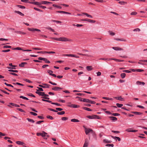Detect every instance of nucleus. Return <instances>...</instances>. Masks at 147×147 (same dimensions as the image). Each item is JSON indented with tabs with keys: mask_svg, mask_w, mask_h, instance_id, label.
I'll use <instances>...</instances> for the list:
<instances>
[{
	"mask_svg": "<svg viewBox=\"0 0 147 147\" xmlns=\"http://www.w3.org/2000/svg\"><path fill=\"white\" fill-rule=\"evenodd\" d=\"M30 113L32 115H34V116H36L37 115V114L35 113H34V112H30Z\"/></svg>",
	"mask_w": 147,
	"mask_h": 147,
	"instance_id": "55",
	"label": "nucleus"
},
{
	"mask_svg": "<svg viewBox=\"0 0 147 147\" xmlns=\"http://www.w3.org/2000/svg\"><path fill=\"white\" fill-rule=\"evenodd\" d=\"M13 84L14 85H20V86H24V84H21L20 83H18V82H16V83H13Z\"/></svg>",
	"mask_w": 147,
	"mask_h": 147,
	"instance_id": "32",
	"label": "nucleus"
},
{
	"mask_svg": "<svg viewBox=\"0 0 147 147\" xmlns=\"http://www.w3.org/2000/svg\"><path fill=\"white\" fill-rule=\"evenodd\" d=\"M59 41L66 42L69 40L66 38L65 37H61L59 38Z\"/></svg>",
	"mask_w": 147,
	"mask_h": 147,
	"instance_id": "4",
	"label": "nucleus"
},
{
	"mask_svg": "<svg viewBox=\"0 0 147 147\" xmlns=\"http://www.w3.org/2000/svg\"><path fill=\"white\" fill-rule=\"evenodd\" d=\"M27 120L29 122H31L32 123H34V121L31 119L30 118H27Z\"/></svg>",
	"mask_w": 147,
	"mask_h": 147,
	"instance_id": "41",
	"label": "nucleus"
},
{
	"mask_svg": "<svg viewBox=\"0 0 147 147\" xmlns=\"http://www.w3.org/2000/svg\"><path fill=\"white\" fill-rule=\"evenodd\" d=\"M82 21H86L89 22L90 23H94L96 21L95 20H90L88 19H82L81 20Z\"/></svg>",
	"mask_w": 147,
	"mask_h": 147,
	"instance_id": "5",
	"label": "nucleus"
},
{
	"mask_svg": "<svg viewBox=\"0 0 147 147\" xmlns=\"http://www.w3.org/2000/svg\"><path fill=\"white\" fill-rule=\"evenodd\" d=\"M17 109V110L19 111L22 112H24V113L25 112L24 111L21 109L18 108Z\"/></svg>",
	"mask_w": 147,
	"mask_h": 147,
	"instance_id": "61",
	"label": "nucleus"
},
{
	"mask_svg": "<svg viewBox=\"0 0 147 147\" xmlns=\"http://www.w3.org/2000/svg\"><path fill=\"white\" fill-rule=\"evenodd\" d=\"M26 62H22L19 64V66L20 67H23L24 66L25 64H27Z\"/></svg>",
	"mask_w": 147,
	"mask_h": 147,
	"instance_id": "20",
	"label": "nucleus"
},
{
	"mask_svg": "<svg viewBox=\"0 0 147 147\" xmlns=\"http://www.w3.org/2000/svg\"><path fill=\"white\" fill-rule=\"evenodd\" d=\"M34 29H35V28H28V30L29 31H35Z\"/></svg>",
	"mask_w": 147,
	"mask_h": 147,
	"instance_id": "56",
	"label": "nucleus"
},
{
	"mask_svg": "<svg viewBox=\"0 0 147 147\" xmlns=\"http://www.w3.org/2000/svg\"><path fill=\"white\" fill-rule=\"evenodd\" d=\"M98 117V116L96 115H88L87 116V117L90 119H96L97 117Z\"/></svg>",
	"mask_w": 147,
	"mask_h": 147,
	"instance_id": "6",
	"label": "nucleus"
},
{
	"mask_svg": "<svg viewBox=\"0 0 147 147\" xmlns=\"http://www.w3.org/2000/svg\"><path fill=\"white\" fill-rule=\"evenodd\" d=\"M116 105L117 107L119 108L123 106V105L122 104H119L118 103H116Z\"/></svg>",
	"mask_w": 147,
	"mask_h": 147,
	"instance_id": "30",
	"label": "nucleus"
},
{
	"mask_svg": "<svg viewBox=\"0 0 147 147\" xmlns=\"http://www.w3.org/2000/svg\"><path fill=\"white\" fill-rule=\"evenodd\" d=\"M14 12L16 13H17L20 15H21L22 16H24V14L22 13L21 12H20L19 11H15Z\"/></svg>",
	"mask_w": 147,
	"mask_h": 147,
	"instance_id": "17",
	"label": "nucleus"
},
{
	"mask_svg": "<svg viewBox=\"0 0 147 147\" xmlns=\"http://www.w3.org/2000/svg\"><path fill=\"white\" fill-rule=\"evenodd\" d=\"M57 13H61L66 14L69 15H71V13H70L63 11H57L56 12Z\"/></svg>",
	"mask_w": 147,
	"mask_h": 147,
	"instance_id": "8",
	"label": "nucleus"
},
{
	"mask_svg": "<svg viewBox=\"0 0 147 147\" xmlns=\"http://www.w3.org/2000/svg\"><path fill=\"white\" fill-rule=\"evenodd\" d=\"M37 88H38V90H37V89L36 90H37L36 91H38V92H39V91H43V90L41 88H39V87H38Z\"/></svg>",
	"mask_w": 147,
	"mask_h": 147,
	"instance_id": "40",
	"label": "nucleus"
},
{
	"mask_svg": "<svg viewBox=\"0 0 147 147\" xmlns=\"http://www.w3.org/2000/svg\"><path fill=\"white\" fill-rule=\"evenodd\" d=\"M65 112L64 111H61L60 112H58L57 114L58 115H62L64 114Z\"/></svg>",
	"mask_w": 147,
	"mask_h": 147,
	"instance_id": "31",
	"label": "nucleus"
},
{
	"mask_svg": "<svg viewBox=\"0 0 147 147\" xmlns=\"http://www.w3.org/2000/svg\"><path fill=\"white\" fill-rule=\"evenodd\" d=\"M113 59L115 61L117 62H121L123 61V60H121L120 59Z\"/></svg>",
	"mask_w": 147,
	"mask_h": 147,
	"instance_id": "38",
	"label": "nucleus"
},
{
	"mask_svg": "<svg viewBox=\"0 0 147 147\" xmlns=\"http://www.w3.org/2000/svg\"><path fill=\"white\" fill-rule=\"evenodd\" d=\"M21 1L23 2L24 3H30L31 2L29 1L28 0H21Z\"/></svg>",
	"mask_w": 147,
	"mask_h": 147,
	"instance_id": "46",
	"label": "nucleus"
},
{
	"mask_svg": "<svg viewBox=\"0 0 147 147\" xmlns=\"http://www.w3.org/2000/svg\"><path fill=\"white\" fill-rule=\"evenodd\" d=\"M144 71V70L142 69H136V71L139 72H141Z\"/></svg>",
	"mask_w": 147,
	"mask_h": 147,
	"instance_id": "62",
	"label": "nucleus"
},
{
	"mask_svg": "<svg viewBox=\"0 0 147 147\" xmlns=\"http://www.w3.org/2000/svg\"><path fill=\"white\" fill-rule=\"evenodd\" d=\"M4 84H5V85H6V86H10V87H12V88L13 87V86H12V85H11V84H7L6 82Z\"/></svg>",
	"mask_w": 147,
	"mask_h": 147,
	"instance_id": "45",
	"label": "nucleus"
},
{
	"mask_svg": "<svg viewBox=\"0 0 147 147\" xmlns=\"http://www.w3.org/2000/svg\"><path fill=\"white\" fill-rule=\"evenodd\" d=\"M28 95L29 96H32V97H35V96L33 94H32V93H29V94H28Z\"/></svg>",
	"mask_w": 147,
	"mask_h": 147,
	"instance_id": "63",
	"label": "nucleus"
},
{
	"mask_svg": "<svg viewBox=\"0 0 147 147\" xmlns=\"http://www.w3.org/2000/svg\"><path fill=\"white\" fill-rule=\"evenodd\" d=\"M71 122H78L80 121L79 120H78V119H71Z\"/></svg>",
	"mask_w": 147,
	"mask_h": 147,
	"instance_id": "24",
	"label": "nucleus"
},
{
	"mask_svg": "<svg viewBox=\"0 0 147 147\" xmlns=\"http://www.w3.org/2000/svg\"><path fill=\"white\" fill-rule=\"evenodd\" d=\"M53 7H56L58 8H59V9H61V6H58L57 5H55V4H53Z\"/></svg>",
	"mask_w": 147,
	"mask_h": 147,
	"instance_id": "43",
	"label": "nucleus"
},
{
	"mask_svg": "<svg viewBox=\"0 0 147 147\" xmlns=\"http://www.w3.org/2000/svg\"><path fill=\"white\" fill-rule=\"evenodd\" d=\"M112 132H113V133H115V134H118L120 133V132L119 131H117L112 130Z\"/></svg>",
	"mask_w": 147,
	"mask_h": 147,
	"instance_id": "60",
	"label": "nucleus"
},
{
	"mask_svg": "<svg viewBox=\"0 0 147 147\" xmlns=\"http://www.w3.org/2000/svg\"><path fill=\"white\" fill-rule=\"evenodd\" d=\"M49 110L51 111H53V112H58L57 111L55 110L49 108Z\"/></svg>",
	"mask_w": 147,
	"mask_h": 147,
	"instance_id": "47",
	"label": "nucleus"
},
{
	"mask_svg": "<svg viewBox=\"0 0 147 147\" xmlns=\"http://www.w3.org/2000/svg\"><path fill=\"white\" fill-rule=\"evenodd\" d=\"M113 49L116 51H120L122 50V48L119 47H113Z\"/></svg>",
	"mask_w": 147,
	"mask_h": 147,
	"instance_id": "14",
	"label": "nucleus"
},
{
	"mask_svg": "<svg viewBox=\"0 0 147 147\" xmlns=\"http://www.w3.org/2000/svg\"><path fill=\"white\" fill-rule=\"evenodd\" d=\"M12 49L14 50H22V51H32V50H23L21 48L18 47L15 48L14 49Z\"/></svg>",
	"mask_w": 147,
	"mask_h": 147,
	"instance_id": "7",
	"label": "nucleus"
},
{
	"mask_svg": "<svg viewBox=\"0 0 147 147\" xmlns=\"http://www.w3.org/2000/svg\"><path fill=\"white\" fill-rule=\"evenodd\" d=\"M88 142L86 140L84 144L83 147H87L88 146Z\"/></svg>",
	"mask_w": 147,
	"mask_h": 147,
	"instance_id": "28",
	"label": "nucleus"
},
{
	"mask_svg": "<svg viewBox=\"0 0 147 147\" xmlns=\"http://www.w3.org/2000/svg\"><path fill=\"white\" fill-rule=\"evenodd\" d=\"M86 69L88 71H90L92 69V68L91 66H87L86 67Z\"/></svg>",
	"mask_w": 147,
	"mask_h": 147,
	"instance_id": "27",
	"label": "nucleus"
},
{
	"mask_svg": "<svg viewBox=\"0 0 147 147\" xmlns=\"http://www.w3.org/2000/svg\"><path fill=\"white\" fill-rule=\"evenodd\" d=\"M122 71L123 72H126L127 73H129L131 72V71L127 70H123Z\"/></svg>",
	"mask_w": 147,
	"mask_h": 147,
	"instance_id": "53",
	"label": "nucleus"
},
{
	"mask_svg": "<svg viewBox=\"0 0 147 147\" xmlns=\"http://www.w3.org/2000/svg\"><path fill=\"white\" fill-rule=\"evenodd\" d=\"M38 53H40L43 55H46L47 53L50 54V53H55V52L54 51H50L49 52L40 51L39 52H38Z\"/></svg>",
	"mask_w": 147,
	"mask_h": 147,
	"instance_id": "3",
	"label": "nucleus"
},
{
	"mask_svg": "<svg viewBox=\"0 0 147 147\" xmlns=\"http://www.w3.org/2000/svg\"><path fill=\"white\" fill-rule=\"evenodd\" d=\"M46 134H47V133L45 132L44 131H42L41 133H36V135L37 136H41L42 137H46Z\"/></svg>",
	"mask_w": 147,
	"mask_h": 147,
	"instance_id": "2",
	"label": "nucleus"
},
{
	"mask_svg": "<svg viewBox=\"0 0 147 147\" xmlns=\"http://www.w3.org/2000/svg\"><path fill=\"white\" fill-rule=\"evenodd\" d=\"M89 100L87 99L84 98L83 99V102L89 103Z\"/></svg>",
	"mask_w": 147,
	"mask_h": 147,
	"instance_id": "34",
	"label": "nucleus"
},
{
	"mask_svg": "<svg viewBox=\"0 0 147 147\" xmlns=\"http://www.w3.org/2000/svg\"><path fill=\"white\" fill-rule=\"evenodd\" d=\"M83 127L85 129V133L86 135H88L90 133H93V130L90 128H87L85 126H84Z\"/></svg>",
	"mask_w": 147,
	"mask_h": 147,
	"instance_id": "1",
	"label": "nucleus"
},
{
	"mask_svg": "<svg viewBox=\"0 0 147 147\" xmlns=\"http://www.w3.org/2000/svg\"><path fill=\"white\" fill-rule=\"evenodd\" d=\"M43 88H49V85H48L47 84H43Z\"/></svg>",
	"mask_w": 147,
	"mask_h": 147,
	"instance_id": "23",
	"label": "nucleus"
},
{
	"mask_svg": "<svg viewBox=\"0 0 147 147\" xmlns=\"http://www.w3.org/2000/svg\"><path fill=\"white\" fill-rule=\"evenodd\" d=\"M36 93L38 94L40 96H44L45 93L44 92H39L38 91H36Z\"/></svg>",
	"mask_w": 147,
	"mask_h": 147,
	"instance_id": "13",
	"label": "nucleus"
},
{
	"mask_svg": "<svg viewBox=\"0 0 147 147\" xmlns=\"http://www.w3.org/2000/svg\"><path fill=\"white\" fill-rule=\"evenodd\" d=\"M126 74L125 73H122L121 74V76L122 78H125Z\"/></svg>",
	"mask_w": 147,
	"mask_h": 147,
	"instance_id": "35",
	"label": "nucleus"
},
{
	"mask_svg": "<svg viewBox=\"0 0 147 147\" xmlns=\"http://www.w3.org/2000/svg\"><path fill=\"white\" fill-rule=\"evenodd\" d=\"M69 107L74 108H78L79 107V106H78L75 104H72L71 105H69Z\"/></svg>",
	"mask_w": 147,
	"mask_h": 147,
	"instance_id": "12",
	"label": "nucleus"
},
{
	"mask_svg": "<svg viewBox=\"0 0 147 147\" xmlns=\"http://www.w3.org/2000/svg\"><path fill=\"white\" fill-rule=\"evenodd\" d=\"M16 32L18 34H26V33L25 32L20 31H17Z\"/></svg>",
	"mask_w": 147,
	"mask_h": 147,
	"instance_id": "25",
	"label": "nucleus"
},
{
	"mask_svg": "<svg viewBox=\"0 0 147 147\" xmlns=\"http://www.w3.org/2000/svg\"><path fill=\"white\" fill-rule=\"evenodd\" d=\"M17 6L18 7L21 8V9H25V7L24 6L20 5H17Z\"/></svg>",
	"mask_w": 147,
	"mask_h": 147,
	"instance_id": "33",
	"label": "nucleus"
},
{
	"mask_svg": "<svg viewBox=\"0 0 147 147\" xmlns=\"http://www.w3.org/2000/svg\"><path fill=\"white\" fill-rule=\"evenodd\" d=\"M114 98L117 100H119L121 101L124 100V99L123 98H122L121 96H119V97H115Z\"/></svg>",
	"mask_w": 147,
	"mask_h": 147,
	"instance_id": "11",
	"label": "nucleus"
},
{
	"mask_svg": "<svg viewBox=\"0 0 147 147\" xmlns=\"http://www.w3.org/2000/svg\"><path fill=\"white\" fill-rule=\"evenodd\" d=\"M83 109L88 111H92V110L90 108L85 107H83Z\"/></svg>",
	"mask_w": 147,
	"mask_h": 147,
	"instance_id": "21",
	"label": "nucleus"
},
{
	"mask_svg": "<svg viewBox=\"0 0 147 147\" xmlns=\"http://www.w3.org/2000/svg\"><path fill=\"white\" fill-rule=\"evenodd\" d=\"M48 72L50 75H52L53 72L51 70H48Z\"/></svg>",
	"mask_w": 147,
	"mask_h": 147,
	"instance_id": "57",
	"label": "nucleus"
},
{
	"mask_svg": "<svg viewBox=\"0 0 147 147\" xmlns=\"http://www.w3.org/2000/svg\"><path fill=\"white\" fill-rule=\"evenodd\" d=\"M115 40H121V41H125L126 40L123 39H120V38H115Z\"/></svg>",
	"mask_w": 147,
	"mask_h": 147,
	"instance_id": "48",
	"label": "nucleus"
},
{
	"mask_svg": "<svg viewBox=\"0 0 147 147\" xmlns=\"http://www.w3.org/2000/svg\"><path fill=\"white\" fill-rule=\"evenodd\" d=\"M49 83L53 85L56 86L57 85V84L56 83L54 82H53L51 81H49Z\"/></svg>",
	"mask_w": 147,
	"mask_h": 147,
	"instance_id": "49",
	"label": "nucleus"
},
{
	"mask_svg": "<svg viewBox=\"0 0 147 147\" xmlns=\"http://www.w3.org/2000/svg\"><path fill=\"white\" fill-rule=\"evenodd\" d=\"M119 3L121 5H124L125 4H127V2L124 1H120L119 2Z\"/></svg>",
	"mask_w": 147,
	"mask_h": 147,
	"instance_id": "39",
	"label": "nucleus"
},
{
	"mask_svg": "<svg viewBox=\"0 0 147 147\" xmlns=\"http://www.w3.org/2000/svg\"><path fill=\"white\" fill-rule=\"evenodd\" d=\"M83 14L86 16L87 17L91 18H92V17L90 15L88 14V13H83Z\"/></svg>",
	"mask_w": 147,
	"mask_h": 147,
	"instance_id": "22",
	"label": "nucleus"
},
{
	"mask_svg": "<svg viewBox=\"0 0 147 147\" xmlns=\"http://www.w3.org/2000/svg\"><path fill=\"white\" fill-rule=\"evenodd\" d=\"M16 143L17 144L20 145H24V143L23 142H22L20 141H18L16 142Z\"/></svg>",
	"mask_w": 147,
	"mask_h": 147,
	"instance_id": "26",
	"label": "nucleus"
},
{
	"mask_svg": "<svg viewBox=\"0 0 147 147\" xmlns=\"http://www.w3.org/2000/svg\"><path fill=\"white\" fill-rule=\"evenodd\" d=\"M137 14V12L136 11H133L130 14L131 15H135Z\"/></svg>",
	"mask_w": 147,
	"mask_h": 147,
	"instance_id": "51",
	"label": "nucleus"
},
{
	"mask_svg": "<svg viewBox=\"0 0 147 147\" xmlns=\"http://www.w3.org/2000/svg\"><path fill=\"white\" fill-rule=\"evenodd\" d=\"M63 88L59 87H55L52 88V90L54 91H57L59 90L62 89Z\"/></svg>",
	"mask_w": 147,
	"mask_h": 147,
	"instance_id": "10",
	"label": "nucleus"
},
{
	"mask_svg": "<svg viewBox=\"0 0 147 147\" xmlns=\"http://www.w3.org/2000/svg\"><path fill=\"white\" fill-rule=\"evenodd\" d=\"M109 118H110L111 120H112L113 121H115L117 120V118L115 117H110Z\"/></svg>",
	"mask_w": 147,
	"mask_h": 147,
	"instance_id": "15",
	"label": "nucleus"
},
{
	"mask_svg": "<svg viewBox=\"0 0 147 147\" xmlns=\"http://www.w3.org/2000/svg\"><path fill=\"white\" fill-rule=\"evenodd\" d=\"M133 31L134 32H140V30L139 28H137L134 29Z\"/></svg>",
	"mask_w": 147,
	"mask_h": 147,
	"instance_id": "42",
	"label": "nucleus"
},
{
	"mask_svg": "<svg viewBox=\"0 0 147 147\" xmlns=\"http://www.w3.org/2000/svg\"><path fill=\"white\" fill-rule=\"evenodd\" d=\"M47 118L48 119H49L51 120H53V117L51 116L48 115L47 116Z\"/></svg>",
	"mask_w": 147,
	"mask_h": 147,
	"instance_id": "54",
	"label": "nucleus"
},
{
	"mask_svg": "<svg viewBox=\"0 0 147 147\" xmlns=\"http://www.w3.org/2000/svg\"><path fill=\"white\" fill-rule=\"evenodd\" d=\"M141 82L138 81L136 82V84L138 85H141Z\"/></svg>",
	"mask_w": 147,
	"mask_h": 147,
	"instance_id": "64",
	"label": "nucleus"
},
{
	"mask_svg": "<svg viewBox=\"0 0 147 147\" xmlns=\"http://www.w3.org/2000/svg\"><path fill=\"white\" fill-rule=\"evenodd\" d=\"M30 3L32 4H33L36 5H38L39 6L40 5H41L42 4V3H39L38 2L34 1V2H30Z\"/></svg>",
	"mask_w": 147,
	"mask_h": 147,
	"instance_id": "9",
	"label": "nucleus"
},
{
	"mask_svg": "<svg viewBox=\"0 0 147 147\" xmlns=\"http://www.w3.org/2000/svg\"><path fill=\"white\" fill-rule=\"evenodd\" d=\"M61 119L63 121H66L68 119V118L67 117H63L61 118Z\"/></svg>",
	"mask_w": 147,
	"mask_h": 147,
	"instance_id": "50",
	"label": "nucleus"
},
{
	"mask_svg": "<svg viewBox=\"0 0 147 147\" xmlns=\"http://www.w3.org/2000/svg\"><path fill=\"white\" fill-rule=\"evenodd\" d=\"M44 121H37V122H36V124H40V123H41L42 122H43Z\"/></svg>",
	"mask_w": 147,
	"mask_h": 147,
	"instance_id": "52",
	"label": "nucleus"
},
{
	"mask_svg": "<svg viewBox=\"0 0 147 147\" xmlns=\"http://www.w3.org/2000/svg\"><path fill=\"white\" fill-rule=\"evenodd\" d=\"M23 80L27 82H28L29 83H32V82L30 80H29L28 79H23Z\"/></svg>",
	"mask_w": 147,
	"mask_h": 147,
	"instance_id": "37",
	"label": "nucleus"
},
{
	"mask_svg": "<svg viewBox=\"0 0 147 147\" xmlns=\"http://www.w3.org/2000/svg\"><path fill=\"white\" fill-rule=\"evenodd\" d=\"M52 104H53V105H57V106H61V105L58 103H57V102H56V103H55V102H53V103H52Z\"/></svg>",
	"mask_w": 147,
	"mask_h": 147,
	"instance_id": "58",
	"label": "nucleus"
},
{
	"mask_svg": "<svg viewBox=\"0 0 147 147\" xmlns=\"http://www.w3.org/2000/svg\"><path fill=\"white\" fill-rule=\"evenodd\" d=\"M20 98H21L23 99H24V100H28V98H27V97H26L23 96H20Z\"/></svg>",
	"mask_w": 147,
	"mask_h": 147,
	"instance_id": "29",
	"label": "nucleus"
},
{
	"mask_svg": "<svg viewBox=\"0 0 147 147\" xmlns=\"http://www.w3.org/2000/svg\"><path fill=\"white\" fill-rule=\"evenodd\" d=\"M41 3H42V4H49L50 3H52L51 2L47 1H42Z\"/></svg>",
	"mask_w": 147,
	"mask_h": 147,
	"instance_id": "16",
	"label": "nucleus"
},
{
	"mask_svg": "<svg viewBox=\"0 0 147 147\" xmlns=\"http://www.w3.org/2000/svg\"><path fill=\"white\" fill-rule=\"evenodd\" d=\"M132 113L135 114L137 115H141L142 114V113H141L140 112H136V111H133V112H132Z\"/></svg>",
	"mask_w": 147,
	"mask_h": 147,
	"instance_id": "19",
	"label": "nucleus"
},
{
	"mask_svg": "<svg viewBox=\"0 0 147 147\" xmlns=\"http://www.w3.org/2000/svg\"><path fill=\"white\" fill-rule=\"evenodd\" d=\"M112 115L114 116H119L120 115V114L117 113H113Z\"/></svg>",
	"mask_w": 147,
	"mask_h": 147,
	"instance_id": "59",
	"label": "nucleus"
},
{
	"mask_svg": "<svg viewBox=\"0 0 147 147\" xmlns=\"http://www.w3.org/2000/svg\"><path fill=\"white\" fill-rule=\"evenodd\" d=\"M34 9H35V10H37V11H40V12H43V11L42 10H41L40 9L34 7Z\"/></svg>",
	"mask_w": 147,
	"mask_h": 147,
	"instance_id": "44",
	"label": "nucleus"
},
{
	"mask_svg": "<svg viewBox=\"0 0 147 147\" xmlns=\"http://www.w3.org/2000/svg\"><path fill=\"white\" fill-rule=\"evenodd\" d=\"M8 71L10 72L17 73L18 72V71L17 70H13V69H9Z\"/></svg>",
	"mask_w": 147,
	"mask_h": 147,
	"instance_id": "36",
	"label": "nucleus"
},
{
	"mask_svg": "<svg viewBox=\"0 0 147 147\" xmlns=\"http://www.w3.org/2000/svg\"><path fill=\"white\" fill-rule=\"evenodd\" d=\"M103 142L105 143H111V141L107 139H105L103 140Z\"/></svg>",
	"mask_w": 147,
	"mask_h": 147,
	"instance_id": "18",
	"label": "nucleus"
}]
</instances>
